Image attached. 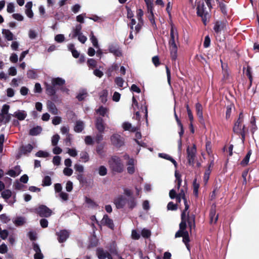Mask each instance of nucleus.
<instances>
[{"mask_svg":"<svg viewBox=\"0 0 259 259\" xmlns=\"http://www.w3.org/2000/svg\"><path fill=\"white\" fill-rule=\"evenodd\" d=\"M47 107L50 112H51L52 114L54 115H56L58 114V110L55 106V105L51 102H48L47 103Z\"/></svg>","mask_w":259,"mask_h":259,"instance_id":"obj_21","label":"nucleus"},{"mask_svg":"<svg viewBox=\"0 0 259 259\" xmlns=\"http://www.w3.org/2000/svg\"><path fill=\"white\" fill-rule=\"evenodd\" d=\"M179 40V35L177 29L174 25L171 24L170 29V39L169 40V45L170 50L171 57L172 60H176L177 57V46L176 42Z\"/></svg>","mask_w":259,"mask_h":259,"instance_id":"obj_1","label":"nucleus"},{"mask_svg":"<svg viewBox=\"0 0 259 259\" xmlns=\"http://www.w3.org/2000/svg\"><path fill=\"white\" fill-rule=\"evenodd\" d=\"M108 92L106 90H103L100 95V99L103 103H105L107 99Z\"/></svg>","mask_w":259,"mask_h":259,"instance_id":"obj_38","label":"nucleus"},{"mask_svg":"<svg viewBox=\"0 0 259 259\" xmlns=\"http://www.w3.org/2000/svg\"><path fill=\"white\" fill-rule=\"evenodd\" d=\"M10 108V106L7 105H4L1 110V113L6 115V116H10L8 114V111Z\"/></svg>","mask_w":259,"mask_h":259,"instance_id":"obj_55","label":"nucleus"},{"mask_svg":"<svg viewBox=\"0 0 259 259\" xmlns=\"http://www.w3.org/2000/svg\"><path fill=\"white\" fill-rule=\"evenodd\" d=\"M127 200L122 195H119L114 200V203L118 209L123 208L126 204Z\"/></svg>","mask_w":259,"mask_h":259,"instance_id":"obj_7","label":"nucleus"},{"mask_svg":"<svg viewBox=\"0 0 259 259\" xmlns=\"http://www.w3.org/2000/svg\"><path fill=\"white\" fill-rule=\"evenodd\" d=\"M36 156L40 157H47L49 156V153L46 151H39L36 153Z\"/></svg>","mask_w":259,"mask_h":259,"instance_id":"obj_51","label":"nucleus"},{"mask_svg":"<svg viewBox=\"0 0 259 259\" xmlns=\"http://www.w3.org/2000/svg\"><path fill=\"white\" fill-rule=\"evenodd\" d=\"M8 231L7 230H3L0 234V237L3 240H5L8 237Z\"/></svg>","mask_w":259,"mask_h":259,"instance_id":"obj_64","label":"nucleus"},{"mask_svg":"<svg viewBox=\"0 0 259 259\" xmlns=\"http://www.w3.org/2000/svg\"><path fill=\"white\" fill-rule=\"evenodd\" d=\"M91 41L93 45V46L96 48H99L98 42L97 38L93 35V32L91 33Z\"/></svg>","mask_w":259,"mask_h":259,"instance_id":"obj_43","label":"nucleus"},{"mask_svg":"<svg viewBox=\"0 0 259 259\" xmlns=\"http://www.w3.org/2000/svg\"><path fill=\"white\" fill-rule=\"evenodd\" d=\"M193 193L196 196H197L198 194V189L199 187V184L198 183H197L196 179H195L194 180L193 183Z\"/></svg>","mask_w":259,"mask_h":259,"instance_id":"obj_35","label":"nucleus"},{"mask_svg":"<svg viewBox=\"0 0 259 259\" xmlns=\"http://www.w3.org/2000/svg\"><path fill=\"white\" fill-rule=\"evenodd\" d=\"M10 221V219L6 214L0 215V221L3 223H7Z\"/></svg>","mask_w":259,"mask_h":259,"instance_id":"obj_44","label":"nucleus"},{"mask_svg":"<svg viewBox=\"0 0 259 259\" xmlns=\"http://www.w3.org/2000/svg\"><path fill=\"white\" fill-rule=\"evenodd\" d=\"M115 81L116 84L119 87H122L123 84L124 80L121 77H116L115 78Z\"/></svg>","mask_w":259,"mask_h":259,"instance_id":"obj_62","label":"nucleus"},{"mask_svg":"<svg viewBox=\"0 0 259 259\" xmlns=\"http://www.w3.org/2000/svg\"><path fill=\"white\" fill-rule=\"evenodd\" d=\"M2 34L8 40H12L13 39V34L9 29H3Z\"/></svg>","mask_w":259,"mask_h":259,"instance_id":"obj_22","label":"nucleus"},{"mask_svg":"<svg viewBox=\"0 0 259 259\" xmlns=\"http://www.w3.org/2000/svg\"><path fill=\"white\" fill-rule=\"evenodd\" d=\"M196 152V149L195 145H193L191 147H188L187 154L188 159L190 164H192L194 163L195 154Z\"/></svg>","mask_w":259,"mask_h":259,"instance_id":"obj_9","label":"nucleus"},{"mask_svg":"<svg viewBox=\"0 0 259 259\" xmlns=\"http://www.w3.org/2000/svg\"><path fill=\"white\" fill-rule=\"evenodd\" d=\"M1 196L5 199H8L12 196V192L11 190L8 189L5 190L2 192Z\"/></svg>","mask_w":259,"mask_h":259,"instance_id":"obj_27","label":"nucleus"},{"mask_svg":"<svg viewBox=\"0 0 259 259\" xmlns=\"http://www.w3.org/2000/svg\"><path fill=\"white\" fill-rule=\"evenodd\" d=\"M80 155V158L83 160V162H86L89 160V156L87 152H82Z\"/></svg>","mask_w":259,"mask_h":259,"instance_id":"obj_42","label":"nucleus"},{"mask_svg":"<svg viewBox=\"0 0 259 259\" xmlns=\"http://www.w3.org/2000/svg\"><path fill=\"white\" fill-rule=\"evenodd\" d=\"M251 154V150H249L246 154L245 157L241 161L240 164L243 166H245L248 164L249 160L250 155Z\"/></svg>","mask_w":259,"mask_h":259,"instance_id":"obj_26","label":"nucleus"},{"mask_svg":"<svg viewBox=\"0 0 259 259\" xmlns=\"http://www.w3.org/2000/svg\"><path fill=\"white\" fill-rule=\"evenodd\" d=\"M108 164L110 168L117 172H121L123 171L124 165L122 163L119 157L116 156H112L108 161Z\"/></svg>","mask_w":259,"mask_h":259,"instance_id":"obj_4","label":"nucleus"},{"mask_svg":"<svg viewBox=\"0 0 259 259\" xmlns=\"http://www.w3.org/2000/svg\"><path fill=\"white\" fill-rule=\"evenodd\" d=\"M218 4V7L220 8L222 13L224 15L227 14V11L226 8V5L224 3V0H215Z\"/></svg>","mask_w":259,"mask_h":259,"instance_id":"obj_19","label":"nucleus"},{"mask_svg":"<svg viewBox=\"0 0 259 259\" xmlns=\"http://www.w3.org/2000/svg\"><path fill=\"white\" fill-rule=\"evenodd\" d=\"M95 126L100 133H103L105 128V125L103 119L101 117L97 118Z\"/></svg>","mask_w":259,"mask_h":259,"instance_id":"obj_10","label":"nucleus"},{"mask_svg":"<svg viewBox=\"0 0 259 259\" xmlns=\"http://www.w3.org/2000/svg\"><path fill=\"white\" fill-rule=\"evenodd\" d=\"M127 205H128V206L132 209L134 207L136 206V204H137V202H136V200L135 198H131L127 202Z\"/></svg>","mask_w":259,"mask_h":259,"instance_id":"obj_39","label":"nucleus"},{"mask_svg":"<svg viewBox=\"0 0 259 259\" xmlns=\"http://www.w3.org/2000/svg\"><path fill=\"white\" fill-rule=\"evenodd\" d=\"M140 112H143L145 113V116L146 118H147L148 116V111H147V107L146 106H144V107H141L140 109V111H137L136 112V115L137 116V119L140 120Z\"/></svg>","mask_w":259,"mask_h":259,"instance_id":"obj_24","label":"nucleus"},{"mask_svg":"<svg viewBox=\"0 0 259 259\" xmlns=\"http://www.w3.org/2000/svg\"><path fill=\"white\" fill-rule=\"evenodd\" d=\"M110 139L112 144L117 147H120L124 144L123 139L119 135L113 134Z\"/></svg>","mask_w":259,"mask_h":259,"instance_id":"obj_6","label":"nucleus"},{"mask_svg":"<svg viewBox=\"0 0 259 259\" xmlns=\"http://www.w3.org/2000/svg\"><path fill=\"white\" fill-rule=\"evenodd\" d=\"M175 177L177 181H178V189H179L182 181L181 179V175L177 171H176Z\"/></svg>","mask_w":259,"mask_h":259,"instance_id":"obj_49","label":"nucleus"},{"mask_svg":"<svg viewBox=\"0 0 259 259\" xmlns=\"http://www.w3.org/2000/svg\"><path fill=\"white\" fill-rule=\"evenodd\" d=\"M98 173L101 176H104L107 173V168L103 166H100L98 168Z\"/></svg>","mask_w":259,"mask_h":259,"instance_id":"obj_37","label":"nucleus"},{"mask_svg":"<svg viewBox=\"0 0 259 259\" xmlns=\"http://www.w3.org/2000/svg\"><path fill=\"white\" fill-rule=\"evenodd\" d=\"M25 223V220L22 217H18L14 221V223L17 226H22Z\"/></svg>","mask_w":259,"mask_h":259,"instance_id":"obj_31","label":"nucleus"},{"mask_svg":"<svg viewBox=\"0 0 259 259\" xmlns=\"http://www.w3.org/2000/svg\"><path fill=\"white\" fill-rule=\"evenodd\" d=\"M87 92L84 90H83L79 93L77 96V98L78 100L81 101L87 96Z\"/></svg>","mask_w":259,"mask_h":259,"instance_id":"obj_52","label":"nucleus"},{"mask_svg":"<svg viewBox=\"0 0 259 259\" xmlns=\"http://www.w3.org/2000/svg\"><path fill=\"white\" fill-rule=\"evenodd\" d=\"M51 84L45 82L46 93L49 96L55 95L56 93L55 86H61L65 83V80L60 77H53L51 79Z\"/></svg>","mask_w":259,"mask_h":259,"instance_id":"obj_2","label":"nucleus"},{"mask_svg":"<svg viewBox=\"0 0 259 259\" xmlns=\"http://www.w3.org/2000/svg\"><path fill=\"white\" fill-rule=\"evenodd\" d=\"M67 153L72 157H75L77 155V152L75 149L67 148Z\"/></svg>","mask_w":259,"mask_h":259,"instance_id":"obj_50","label":"nucleus"},{"mask_svg":"<svg viewBox=\"0 0 259 259\" xmlns=\"http://www.w3.org/2000/svg\"><path fill=\"white\" fill-rule=\"evenodd\" d=\"M51 184V179L49 176H46L42 181V186H50Z\"/></svg>","mask_w":259,"mask_h":259,"instance_id":"obj_48","label":"nucleus"},{"mask_svg":"<svg viewBox=\"0 0 259 259\" xmlns=\"http://www.w3.org/2000/svg\"><path fill=\"white\" fill-rule=\"evenodd\" d=\"M59 140H60V136L56 134V135H54L52 137V140H51V142H52V145L56 146L57 145L58 142L59 141Z\"/></svg>","mask_w":259,"mask_h":259,"instance_id":"obj_40","label":"nucleus"},{"mask_svg":"<svg viewBox=\"0 0 259 259\" xmlns=\"http://www.w3.org/2000/svg\"><path fill=\"white\" fill-rule=\"evenodd\" d=\"M167 208L168 210H175L177 209V205L174 204L173 202H170L168 203Z\"/></svg>","mask_w":259,"mask_h":259,"instance_id":"obj_61","label":"nucleus"},{"mask_svg":"<svg viewBox=\"0 0 259 259\" xmlns=\"http://www.w3.org/2000/svg\"><path fill=\"white\" fill-rule=\"evenodd\" d=\"M127 172L130 174H133L135 172V160L134 159H129V160L127 162Z\"/></svg>","mask_w":259,"mask_h":259,"instance_id":"obj_18","label":"nucleus"},{"mask_svg":"<svg viewBox=\"0 0 259 259\" xmlns=\"http://www.w3.org/2000/svg\"><path fill=\"white\" fill-rule=\"evenodd\" d=\"M159 156L161 158H163L164 159L171 161L174 163L175 167H177V163L176 161L173 158H172L169 155L164 153H159Z\"/></svg>","mask_w":259,"mask_h":259,"instance_id":"obj_28","label":"nucleus"},{"mask_svg":"<svg viewBox=\"0 0 259 259\" xmlns=\"http://www.w3.org/2000/svg\"><path fill=\"white\" fill-rule=\"evenodd\" d=\"M27 114L24 111H18L14 113L13 116L22 120H24L26 117Z\"/></svg>","mask_w":259,"mask_h":259,"instance_id":"obj_23","label":"nucleus"},{"mask_svg":"<svg viewBox=\"0 0 259 259\" xmlns=\"http://www.w3.org/2000/svg\"><path fill=\"white\" fill-rule=\"evenodd\" d=\"M109 52L116 56H120L121 53L119 49V48L115 45H111L109 47Z\"/></svg>","mask_w":259,"mask_h":259,"instance_id":"obj_20","label":"nucleus"},{"mask_svg":"<svg viewBox=\"0 0 259 259\" xmlns=\"http://www.w3.org/2000/svg\"><path fill=\"white\" fill-rule=\"evenodd\" d=\"M7 11L9 13H13L15 11L14 5L12 3L8 4Z\"/></svg>","mask_w":259,"mask_h":259,"instance_id":"obj_53","label":"nucleus"},{"mask_svg":"<svg viewBox=\"0 0 259 259\" xmlns=\"http://www.w3.org/2000/svg\"><path fill=\"white\" fill-rule=\"evenodd\" d=\"M10 116H6V115L0 114V122L6 123L10 120Z\"/></svg>","mask_w":259,"mask_h":259,"instance_id":"obj_56","label":"nucleus"},{"mask_svg":"<svg viewBox=\"0 0 259 259\" xmlns=\"http://www.w3.org/2000/svg\"><path fill=\"white\" fill-rule=\"evenodd\" d=\"M96 152L97 154L101 157H103L105 156V152L102 146H99L97 147Z\"/></svg>","mask_w":259,"mask_h":259,"instance_id":"obj_47","label":"nucleus"},{"mask_svg":"<svg viewBox=\"0 0 259 259\" xmlns=\"http://www.w3.org/2000/svg\"><path fill=\"white\" fill-rule=\"evenodd\" d=\"M38 214L41 217H50L52 211L45 205L40 206L37 210Z\"/></svg>","mask_w":259,"mask_h":259,"instance_id":"obj_8","label":"nucleus"},{"mask_svg":"<svg viewBox=\"0 0 259 259\" xmlns=\"http://www.w3.org/2000/svg\"><path fill=\"white\" fill-rule=\"evenodd\" d=\"M84 127V124L83 122L80 121H78L76 122L75 126L74 127L75 131L77 132H80L82 131Z\"/></svg>","mask_w":259,"mask_h":259,"instance_id":"obj_30","label":"nucleus"},{"mask_svg":"<svg viewBox=\"0 0 259 259\" xmlns=\"http://www.w3.org/2000/svg\"><path fill=\"white\" fill-rule=\"evenodd\" d=\"M8 247L7 246L4 244L3 243L0 245V253H6L8 252Z\"/></svg>","mask_w":259,"mask_h":259,"instance_id":"obj_60","label":"nucleus"},{"mask_svg":"<svg viewBox=\"0 0 259 259\" xmlns=\"http://www.w3.org/2000/svg\"><path fill=\"white\" fill-rule=\"evenodd\" d=\"M12 17L15 20L19 21H22L24 19V17L20 14H18V13L13 14L12 15Z\"/></svg>","mask_w":259,"mask_h":259,"instance_id":"obj_59","label":"nucleus"},{"mask_svg":"<svg viewBox=\"0 0 259 259\" xmlns=\"http://www.w3.org/2000/svg\"><path fill=\"white\" fill-rule=\"evenodd\" d=\"M69 49L71 51L72 55L74 57L77 58L79 57V54L77 51L74 49V46L73 45H70L69 46Z\"/></svg>","mask_w":259,"mask_h":259,"instance_id":"obj_46","label":"nucleus"},{"mask_svg":"<svg viewBox=\"0 0 259 259\" xmlns=\"http://www.w3.org/2000/svg\"><path fill=\"white\" fill-rule=\"evenodd\" d=\"M87 63L88 66L92 69L94 68L97 66V62L93 59H89L87 61Z\"/></svg>","mask_w":259,"mask_h":259,"instance_id":"obj_41","label":"nucleus"},{"mask_svg":"<svg viewBox=\"0 0 259 259\" xmlns=\"http://www.w3.org/2000/svg\"><path fill=\"white\" fill-rule=\"evenodd\" d=\"M33 149V146L31 144H28L22 148L21 152L24 154L30 153Z\"/></svg>","mask_w":259,"mask_h":259,"instance_id":"obj_29","label":"nucleus"},{"mask_svg":"<svg viewBox=\"0 0 259 259\" xmlns=\"http://www.w3.org/2000/svg\"><path fill=\"white\" fill-rule=\"evenodd\" d=\"M33 250L35 251V253L34 255V258L35 259H43L44 255L41 252V250H40L39 246L37 244L33 243Z\"/></svg>","mask_w":259,"mask_h":259,"instance_id":"obj_13","label":"nucleus"},{"mask_svg":"<svg viewBox=\"0 0 259 259\" xmlns=\"http://www.w3.org/2000/svg\"><path fill=\"white\" fill-rule=\"evenodd\" d=\"M63 174L67 176H70L73 174V170L69 167H65L63 169Z\"/></svg>","mask_w":259,"mask_h":259,"instance_id":"obj_58","label":"nucleus"},{"mask_svg":"<svg viewBox=\"0 0 259 259\" xmlns=\"http://www.w3.org/2000/svg\"><path fill=\"white\" fill-rule=\"evenodd\" d=\"M108 111V109L103 106L100 107V108L96 110V112L97 113L103 116H105Z\"/></svg>","mask_w":259,"mask_h":259,"instance_id":"obj_32","label":"nucleus"},{"mask_svg":"<svg viewBox=\"0 0 259 259\" xmlns=\"http://www.w3.org/2000/svg\"><path fill=\"white\" fill-rule=\"evenodd\" d=\"M42 131L40 126H36L31 128L29 131V134L31 136H36L40 134Z\"/></svg>","mask_w":259,"mask_h":259,"instance_id":"obj_25","label":"nucleus"},{"mask_svg":"<svg viewBox=\"0 0 259 259\" xmlns=\"http://www.w3.org/2000/svg\"><path fill=\"white\" fill-rule=\"evenodd\" d=\"M74 169L76 171L79 173H82L84 171L83 166L79 164H76L74 165Z\"/></svg>","mask_w":259,"mask_h":259,"instance_id":"obj_57","label":"nucleus"},{"mask_svg":"<svg viewBox=\"0 0 259 259\" xmlns=\"http://www.w3.org/2000/svg\"><path fill=\"white\" fill-rule=\"evenodd\" d=\"M251 69V67L249 66H247L245 73L246 75L248 77L249 80L250 85L251 84L253 80Z\"/></svg>","mask_w":259,"mask_h":259,"instance_id":"obj_33","label":"nucleus"},{"mask_svg":"<svg viewBox=\"0 0 259 259\" xmlns=\"http://www.w3.org/2000/svg\"><path fill=\"white\" fill-rule=\"evenodd\" d=\"M97 254L99 259H112L111 255L107 251H104L102 249H98Z\"/></svg>","mask_w":259,"mask_h":259,"instance_id":"obj_12","label":"nucleus"},{"mask_svg":"<svg viewBox=\"0 0 259 259\" xmlns=\"http://www.w3.org/2000/svg\"><path fill=\"white\" fill-rule=\"evenodd\" d=\"M58 236V240L60 242H63L66 240L69 236L68 232L66 231H61L57 233Z\"/></svg>","mask_w":259,"mask_h":259,"instance_id":"obj_15","label":"nucleus"},{"mask_svg":"<svg viewBox=\"0 0 259 259\" xmlns=\"http://www.w3.org/2000/svg\"><path fill=\"white\" fill-rule=\"evenodd\" d=\"M185 217V212H183L182 213V222L180 224V230L185 231V229L186 228V224L185 221L184 220Z\"/></svg>","mask_w":259,"mask_h":259,"instance_id":"obj_34","label":"nucleus"},{"mask_svg":"<svg viewBox=\"0 0 259 259\" xmlns=\"http://www.w3.org/2000/svg\"><path fill=\"white\" fill-rule=\"evenodd\" d=\"M141 235L144 238H148L150 236L151 233L148 230L143 229L142 231Z\"/></svg>","mask_w":259,"mask_h":259,"instance_id":"obj_63","label":"nucleus"},{"mask_svg":"<svg viewBox=\"0 0 259 259\" xmlns=\"http://www.w3.org/2000/svg\"><path fill=\"white\" fill-rule=\"evenodd\" d=\"M206 6L204 3L202 2L199 4L197 7V14L199 16L201 17L203 24L206 25L207 22H209V18L207 17L208 16V10L210 9V0H205Z\"/></svg>","mask_w":259,"mask_h":259,"instance_id":"obj_3","label":"nucleus"},{"mask_svg":"<svg viewBox=\"0 0 259 259\" xmlns=\"http://www.w3.org/2000/svg\"><path fill=\"white\" fill-rule=\"evenodd\" d=\"M243 122L240 121V120H237L234 123V125L233 128V132L235 133H241L242 131L245 129V126L243 125L242 127V123Z\"/></svg>","mask_w":259,"mask_h":259,"instance_id":"obj_11","label":"nucleus"},{"mask_svg":"<svg viewBox=\"0 0 259 259\" xmlns=\"http://www.w3.org/2000/svg\"><path fill=\"white\" fill-rule=\"evenodd\" d=\"M101 224L103 225L107 226L110 229H113L114 227L113 221L107 215L104 216L101 221Z\"/></svg>","mask_w":259,"mask_h":259,"instance_id":"obj_14","label":"nucleus"},{"mask_svg":"<svg viewBox=\"0 0 259 259\" xmlns=\"http://www.w3.org/2000/svg\"><path fill=\"white\" fill-rule=\"evenodd\" d=\"M143 15V12L141 9H139L137 11V17L138 19L140 22V23L135 26V29L136 32H138L139 31L141 28V23H142V17Z\"/></svg>","mask_w":259,"mask_h":259,"instance_id":"obj_16","label":"nucleus"},{"mask_svg":"<svg viewBox=\"0 0 259 259\" xmlns=\"http://www.w3.org/2000/svg\"><path fill=\"white\" fill-rule=\"evenodd\" d=\"M226 21L225 20L214 21L213 29L214 31L215 34L216 35V37L226 28Z\"/></svg>","mask_w":259,"mask_h":259,"instance_id":"obj_5","label":"nucleus"},{"mask_svg":"<svg viewBox=\"0 0 259 259\" xmlns=\"http://www.w3.org/2000/svg\"><path fill=\"white\" fill-rule=\"evenodd\" d=\"M145 2L147 5L148 12L150 13H152V8H153L152 2L151 0L147 1H145Z\"/></svg>","mask_w":259,"mask_h":259,"instance_id":"obj_54","label":"nucleus"},{"mask_svg":"<svg viewBox=\"0 0 259 259\" xmlns=\"http://www.w3.org/2000/svg\"><path fill=\"white\" fill-rule=\"evenodd\" d=\"M196 110L197 114L200 118H202V108L201 105L199 103L196 104Z\"/></svg>","mask_w":259,"mask_h":259,"instance_id":"obj_36","label":"nucleus"},{"mask_svg":"<svg viewBox=\"0 0 259 259\" xmlns=\"http://www.w3.org/2000/svg\"><path fill=\"white\" fill-rule=\"evenodd\" d=\"M81 29V26L80 25H78L76 26L74 30V34L73 35V37H76L81 33L80 32V30Z\"/></svg>","mask_w":259,"mask_h":259,"instance_id":"obj_45","label":"nucleus"},{"mask_svg":"<svg viewBox=\"0 0 259 259\" xmlns=\"http://www.w3.org/2000/svg\"><path fill=\"white\" fill-rule=\"evenodd\" d=\"M122 126L125 131H128L131 132H135L138 130L137 127L133 126L132 124L128 122L123 123Z\"/></svg>","mask_w":259,"mask_h":259,"instance_id":"obj_17","label":"nucleus"}]
</instances>
